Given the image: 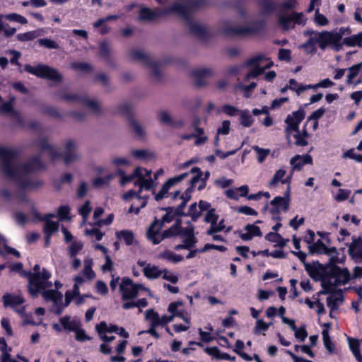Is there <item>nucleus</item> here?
Instances as JSON below:
<instances>
[{"mask_svg": "<svg viewBox=\"0 0 362 362\" xmlns=\"http://www.w3.org/2000/svg\"><path fill=\"white\" fill-rule=\"evenodd\" d=\"M18 156L17 151L0 146L1 170L4 177L15 181L23 189L40 187L43 183L42 180L32 181L24 176L42 170L45 168L42 161L35 157L23 164L14 163L13 161Z\"/></svg>", "mask_w": 362, "mask_h": 362, "instance_id": "obj_1", "label": "nucleus"}, {"mask_svg": "<svg viewBox=\"0 0 362 362\" xmlns=\"http://www.w3.org/2000/svg\"><path fill=\"white\" fill-rule=\"evenodd\" d=\"M180 224H182V221L181 218H177L172 226L160 233V230L163 227L162 223H160V221L155 218L154 221L148 228L146 232L147 238L153 245H158L164 239L179 236L180 235Z\"/></svg>", "mask_w": 362, "mask_h": 362, "instance_id": "obj_2", "label": "nucleus"}, {"mask_svg": "<svg viewBox=\"0 0 362 362\" xmlns=\"http://www.w3.org/2000/svg\"><path fill=\"white\" fill-rule=\"evenodd\" d=\"M38 144L42 150L47 151L51 157L52 160L54 161L59 158H62L64 163L68 165L74 162L78 156L76 153V146L73 140H69L66 142L65 150L63 153L57 151L52 145L48 143L46 137L39 139Z\"/></svg>", "mask_w": 362, "mask_h": 362, "instance_id": "obj_3", "label": "nucleus"}, {"mask_svg": "<svg viewBox=\"0 0 362 362\" xmlns=\"http://www.w3.org/2000/svg\"><path fill=\"white\" fill-rule=\"evenodd\" d=\"M265 22L262 20L253 21L250 26H226L221 30L222 33L226 36H248L257 34L262 31L265 28Z\"/></svg>", "mask_w": 362, "mask_h": 362, "instance_id": "obj_4", "label": "nucleus"}, {"mask_svg": "<svg viewBox=\"0 0 362 362\" xmlns=\"http://www.w3.org/2000/svg\"><path fill=\"white\" fill-rule=\"evenodd\" d=\"M183 8L179 5V3H174L165 9L152 10L148 7H142L139 10V19L142 21H153L164 16L173 13V12H183Z\"/></svg>", "mask_w": 362, "mask_h": 362, "instance_id": "obj_5", "label": "nucleus"}, {"mask_svg": "<svg viewBox=\"0 0 362 362\" xmlns=\"http://www.w3.org/2000/svg\"><path fill=\"white\" fill-rule=\"evenodd\" d=\"M24 70L29 74L36 76L38 78L50 80L54 82H61L62 76L59 71L51 66L39 64L35 66L30 64L24 66Z\"/></svg>", "mask_w": 362, "mask_h": 362, "instance_id": "obj_6", "label": "nucleus"}, {"mask_svg": "<svg viewBox=\"0 0 362 362\" xmlns=\"http://www.w3.org/2000/svg\"><path fill=\"white\" fill-rule=\"evenodd\" d=\"M140 290H148L142 284H136L129 277H124L119 285V291L122 294V300L127 301L136 298Z\"/></svg>", "mask_w": 362, "mask_h": 362, "instance_id": "obj_7", "label": "nucleus"}, {"mask_svg": "<svg viewBox=\"0 0 362 362\" xmlns=\"http://www.w3.org/2000/svg\"><path fill=\"white\" fill-rule=\"evenodd\" d=\"M130 57L133 61H139L145 66L151 69L152 75L156 78L161 76L159 64L157 62L153 61L151 57L141 50L134 49L130 52Z\"/></svg>", "mask_w": 362, "mask_h": 362, "instance_id": "obj_8", "label": "nucleus"}, {"mask_svg": "<svg viewBox=\"0 0 362 362\" xmlns=\"http://www.w3.org/2000/svg\"><path fill=\"white\" fill-rule=\"evenodd\" d=\"M305 118V112L302 109H299L296 111L292 112L291 115H288L285 120L286 124H287L286 128L285 129L286 134L287 135L286 138L288 144H290V132H298L299 131V124Z\"/></svg>", "mask_w": 362, "mask_h": 362, "instance_id": "obj_9", "label": "nucleus"}, {"mask_svg": "<svg viewBox=\"0 0 362 362\" xmlns=\"http://www.w3.org/2000/svg\"><path fill=\"white\" fill-rule=\"evenodd\" d=\"M291 201V187H287V189L284 192V196H276L270 202L272 205V208L269 210V212L272 215L279 214L281 210L287 211L289 209Z\"/></svg>", "mask_w": 362, "mask_h": 362, "instance_id": "obj_10", "label": "nucleus"}, {"mask_svg": "<svg viewBox=\"0 0 362 362\" xmlns=\"http://www.w3.org/2000/svg\"><path fill=\"white\" fill-rule=\"evenodd\" d=\"M329 278H334V286L344 285L351 279V275L348 268H341L339 266H334L332 270H329Z\"/></svg>", "mask_w": 362, "mask_h": 362, "instance_id": "obj_11", "label": "nucleus"}, {"mask_svg": "<svg viewBox=\"0 0 362 362\" xmlns=\"http://www.w3.org/2000/svg\"><path fill=\"white\" fill-rule=\"evenodd\" d=\"M188 176L187 173H182L180 175L169 178L163 185L159 192L155 195V200L159 202L165 197H168V191L175 184L183 180Z\"/></svg>", "mask_w": 362, "mask_h": 362, "instance_id": "obj_12", "label": "nucleus"}, {"mask_svg": "<svg viewBox=\"0 0 362 362\" xmlns=\"http://www.w3.org/2000/svg\"><path fill=\"white\" fill-rule=\"evenodd\" d=\"M15 98L12 97L8 101L1 102L0 105V114L10 115L12 117L16 119L17 123L22 127H25V120L22 118L20 113L13 108Z\"/></svg>", "mask_w": 362, "mask_h": 362, "instance_id": "obj_13", "label": "nucleus"}, {"mask_svg": "<svg viewBox=\"0 0 362 362\" xmlns=\"http://www.w3.org/2000/svg\"><path fill=\"white\" fill-rule=\"evenodd\" d=\"M186 3L187 5L179 4L184 8L183 12H173V13L181 16L185 20H189L191 11L204 7L207 2L206 0H188Z\"/></svg>", "mask_w": 362, "mask_h": 362, "instance_id": "obj_14", "label": "nucleus"}, {"mask_svg": "<svg viewBox=\"0 0 362 362\" xmlns=\"http://www.w3.org/2000/svg\"><path fill=\"white\" fill-rule=\"evenodd\" d=\"M291 253L296 256L299 260L303 264L305 270L308 274V275L313 279H316L317 276H318L317 272V265L315 263V261H313L312 263H308L306 262L307 255L303 251H291Z\"/></svg>", "mask_w": 362, "mask_h": 362, "instance_id": "obj_15", "label": "nucleus"}, {"mask_svg": "<svg viewBox=\"0 0 362 362\" xmlns=\"http://www.w3.org/2000/svg\"><path fill=\"white\" fill-rule=\"evenodd\" d=\"M25 276L28 279V291L33 287L35 288L33 291L36 293L40 288L39 281L41 279L42 272H40V267L39 264H35L33 267V272H25Z\"/></svg>", "mask_w": 362, "mask_h": 362, "instance_id": "obj_16", "label": "nucleus"}, {"mask_svg": "<svg viewBox=\"0 0 362 362\" xmlns=\"http://www.w3.org/2000/svg\"><path fill=\"white\" fill-rule=\"evenodd\" d=\"M349 255L356 263H362V239H354L349 247Z\"/></svg>", "mask_w": 362, "mask_h": 362, "instance_id": "obj_17", "label": "nucleus"}, {"mask_svg": "<svg viewBox=\"0 0 362 362\" xmlns=\"http://www.w3.org/2000/svg\"><path fill=\"white\" fill-rule=\"evenodd\" d=\"M51 276H52L51 273L48 270H47L45 268L42 269L41 279L39 281L40 288H39L38 291H36V293H35L33 291V289H35V288H33V287L28 291L29 293L30 294V296L33 298L37 297L38 295L42 291H46L45 290L46 288L52 286V282L49 281V279H50Z\"/></svg>", "mask_w": 362, "mask_h": 362, "instance_id": "obj_18", "label": "nucleus"}, {"mask_svg": "<svg viewBox=\"0 0 362 362\" xmlns=\"http://www.w3.org/2000/svg\"><path fill=\"white\" fill-rule=\"evenodd\" d=\"M194 79V85L197 88L204 86L206 83L204 78L212 75V71L210 69H194L190 74Z\"/></svg>", "mask_w": 362, "mask_h": 362, "instance_id": "obj_19", "label": "nucleus"}, {"mask_svg": "<svg viewBox=\"0 0 362 362\" xmlns=\"http://www.w3.org/2000/svg\"><path fill=\"white\" fill-rule=\"evenodd\" d=\"M186 21L189 24V31L192 34L202 40H208L210 37V34L206 27L192 21L191 18H189V20Z\"/></svg>", "mask_w": 362, "mask_h": 362, "instance_id": "obj_20", "label": "nucleus"}, {"mask_svg": "<svg viewBox=\"0 0 362 362\" xmlns=\"http://www.w3.org/2000/svg\"><path fill=\"white\" fill-rule=\"evenodd\" d=\"M294 170L300 171L307 164H313V157L310 154L296 155L290 160Z\"/></svg>", "mask_w": 362, "mask_h": 362, "instance_id": "obj_21", "label": "nucleus"}, {"mask_svg": "<svg viewBox=\"0 0 362 362\" xmlns=\"http://www.w3.org/2000/svg\"><path fill=\"white\" fill-rule=\"evenodd\" d=\"M315 263L317 265V279H320L322 274H326V272H328L329 270H332L334 266H337V263H339V257L338 255H331L328 262L326 264H322L319 261H315Z\"/></svg>", "mask_w": 362, "mask_h": 362, "instance_id": "obj_22", "label": "nucleus"}, {"mask_svg": "<svg viewBox=\"0 0 362 362\" xmlns=\"http://www.w3.org/2000/svg\"><path fill=\"white\" fill-rule=\"evenodd\" d=\"M334 294H337L338 296H335L333 294L327 298V306L330 308L329 315L332 317V312L336 311L339 309L338 301L342 303L344 300L343 291L341 289H337Z\"/></svg>", "mask_w": 362, "mask_h": 362, "instance_id": "obj_23", "label": "nucleus"}, {"mask_svg": "<svg viewBox=\"0 0 362 362\" xmlns=\"http://www.w3.org/2000/svg\"><path fill=\"white\" fill-rule=\"evenodd\" d=\"M244 229L247 231L245 233H241L240 238L245 241L252 240L254 237L262 236V232L259 226L255 224H247Z\"/></svg>", "mask_w": 362, "mask_h": 362, "instance_id": "obj_24", "label": "nucleus"}, {"mask_svg": "<svg viewBox=\"0 0 362 362\" xmlns=\"http://www.w3.org/2000/svg\"><path fill=\"white\" fill-rule=\"evenodd\" d=\"M315 41L321 49L324 50L329 45L334 36V33L329 31H322L317 33Z\"/></svg>", "mask_w": 362, "mask_h": 362, "instance_id": "obj_25", "label": "nucleus"}, {"mask_svg": "<svg viewBox=\"0 0 362 362\" xmlns=\"http://www.w3.org/2000/svg\"><path fill=\"white\" fill-rule=\"evenodd\" d=\"M2 300L4 307H11L12 308L21 305L24 303V299L22 297L8 293H6L3 296Z\"/></svg>", "mask_w": 362, "mask_h": 362, "instance_id": "obj_26", "label": "nucleus"}, {"mask_svg": "<svg viewBox=\"0 0 362 362\" xmlns=\"http://www.w3.org/2000/svg\"><path fill=\"white\" fill-rule=\"evenodd\" d=\"M60 323L63 329L66 332H75L81 327V322L76 320H71V317L65 315L60 318Z\"/></svg>", "mask_w": 362, "mask_h": 362, "instance_id": "obj_27", "label": "nucleus"}, {"mask_svg": "<svg viewBox=\"0 0 362 362\" xmlns=\"http://www.w3.org/2000/svg\"><path fill=\"white\" fill-rule=\"evenodd\" d=\"M328 272H326V274H322V276H320V279H313L315 281H321V286H322V288H323V292L325 293H331V294H334L335 293V291L337 290H334L333 288L334 286V282H332L331 281V279L332 278H329V276L328 275Z\"/></svg>", "mask_w": 362, "mask_h": 362, "instance_id": "obj_28", "label": "nucleus"}, {"mask_svg": "<svg viewBox=\"0 0 362 362\" xmlns=\"http://www.w3.org/2000/svg\"><path fill=\"white\" fill-rule=\"evenodd\" d=\"M41 293L46 301H52L56 305L61 303L63 297L60 291L54 289L43 291Z\"/></svg>", "mask_w": 362, "mask_h": 362, "instance_id": "obj_29", "label": "nucleus"}, {"mask_svg": "<svg viewBox=\"0 0 362 362\" xmlns=\"http://www.w3.org/2000/svg\"><path fill=\"white\" fill-rule=\"evenodd\" d=\"M99 55L105 59V61L110 66H114L115 64L110 56V48L107 42L103 41L99 46Z\"/></svg>", "mask_w": 362, "mask_h": 362, "instance_id": "obj_30", "label": "nucleus"}, {"mask_svg": "<svg viewBox=\"0 0 362 362\" xmlns=\"http://www.w3.org/2000/svg\"><path fill=\"white\" fill-rule=\"evenodd\" d=\"M265 239L271 243H276V246L284 247L286 246L288 240L284 239L281 234L278 233L269 232L265 235Z\"/></svg>", "mask_w": 362, "mask_h": 362, "instance_id": "obj_31", "label": "nucleus"}, {"mask_svg": "<svg viewBox=\"0 0 362 362\" xmlns=\"http://www.w3.org/2000/svg\"><path fill=\"white\" fill-rule=\"evenodd\" d=\"M116 238L119 240H123L127 246L132 245L134 242V235L132 230H122L117 231L115 233Z\"/></svg>", "mask_w": 362, "mask_h": 362, "instance_id": "obj_32", "label": "nucleus"}, {"mask_svg": "<svg viewBox=\"0 0 362 362\" xmlns=\"http://www.w3.org/2000/svg\"><path fill=\"white\" fill-rule=\"evenodd\" d=\"M158 257L173 263H178L183 260V257L181 255L175 254L169 250H165L160 253Z\"/></svg>", "mask_w": 362, "mask_h": 362, "instance_id": "obj_33", "label": "nucleus"}, {"mask_svg": "<svg viewBox=\"0 0 362 362\" xmlns=\"http://www.w3.org/2000/svg\"><path fill=\"white\" fill-rule=\"evenodd\" d=\"M143 272L144 276L148 279H157L163 273V271L160 270L158 267L155 265L151 267L150 264H148L146 267H144Z\"/></svg>", "mask_w": 362, "mask_h": 362, "instance_id": "obj_34", "label": "nucleus"}, {"mask_svg": "<svg viewBox=\"0 0 362 362\" xmlns=\"http://www.w3.org/2000/svg\"><path fill=\"white\" fill-rule=\"evenodd\" d=\"M325 244L320 240H317L316 242L308 245V254L313 255H322L325 250Z\"/></svg>", "mask_w": 362, "mask_h": 362, "instance_id": "obj_35", "label": "nucleus"}, {"mask_svg": "<svg viewBox=\"0 0 362 362\" xmlns=\"http://www.w3.org/2000/svg\"><path fill=\"white\" fill-rule=\"evenodd\" d=\"M41 35L40 30H35L32 31L25 32L24 33H18L16 35V39L20 42H28L36 39Z\"/></svg>", "mask_w": 362, "mask_h": 362, "instance_id": "obj_36", "label": "nucleus"}, {"mask_svg": "<svg viewBox=\"0 0 362 362\" xmlns=\"http://www.w3.org/2000/svg\"><path fill=\"white\" fill-rule=\"evenodd\" d=\"M3 18L6 21L11 22H17L22 25L28 23V20L26 19V18L16 13H11L6 14L4 16L0 15V22L1 21Z\"/></svg>", "mask_w": 362, "mask_h": 362, "instance_id": "obj_37", "label": "nucleus"}, {"mask_svg": "<svg viewBox=\"0 0 362 362\" xmlns=\"http://www.w3.org/2000/svg\"><path fill=\"white\" fill-rule=\"evenodd\" d=\"M343 43L349 47H361L360 32L358 34L346 37L343 38Z\"/></svg>", "mask_w": 362, "mask_h": 362, "instance_id": "obj_38", "label": "nucleus"}, {"mask_svg": "<svg viewBox=\"0 0 362 362\" xmlns=\"http://www.w3.org/2000/svg\"><path fill=\"white\" fill-rule=\"evenodd\" d=\"M117 112L125 116L128 122L134 118L132 108L128 103H124L119 105L117 108Z\"/></svg>", "mask_w": 362, "mask_h": 362, "instance_id": "obj_39", "label": "nucleus"}, {"mask_svg": "<svg viewBox=\"0 0 362 362\" xmlns=\"http://www.w3.org/2000/svg\"><path fill=\"white\" fill-rule=\"evenodd\" d=\"M362 69V62L356 64L348 69L349 74L347 75L346 83L352 84L353 79L356 77Z\"/></svg>", "mask_w": 362, "mask_h": 362, "instance_id": "obj_40", "label": "nucleus"}, {"mask_svg": "<svg viewBox=\"0 0 362 362\" xmlns=\"http://www.w3.org/2000/svg\"><path fill=\"white\" fill-rule=\"evenodd\" d=\"M188 175L189 173L194 174V175L192 177V178L189 181V187H192L193 189L195 187L196 183L198 182H201L202 180V176H203V172L202 171L201 168L199 167H193L189 173H187Z\"/></svg>", "mask_w": 362, "mask_h": 362, "instance_id": "obj_41", "label": "nucleus"}, {"mask_svg": "<svg viewBox=\"0 0 362 362\" xmlns=\"http://www.w3.org/2000/svg\"><path fill=\"white\" fill-rule=\"evenodd\" d=\"M343 33L342 32H337L334 33V36L332 40L331 45L332 49L335 52H339L343 48Z\"/></svg>", "mask_w": 362, "mask_h": 362, "instance_id": "obj_42", "label": "nucleus"}, {"mask_svg": "<svg viewBox=\"0 0 362 362\" xmlns=\"http://www.w3.org/2000/svg\"><path fill=\"white\" fill-rule=\"evenodd\" d=\"M161 210L166 211L165 214L163 216L161 221H160V223H162V226L164 223H170L175 216H177V214H175V208L173 206L162 208Z\"/></svg>", "mask_w": 362, "mask_h": 362, "instance_id": "obj_43", "label": "nucleus"}, {"mask_svg": "<svg viewBox=\"0 0 362 362\" xmlns=\"http://www.w3.org/2000/svg\"><path fill=\"white\" fill-rule=\"evenodd\" d=\"M135 185L139 186V193H141L142 188L144 187L146 190H150L153 186V181L151 179H146L140 173L139 180L134 183Z\"/></svg>", "mask_w": 362, "mask_h": 362, "instance_id": "obj_44", "label": "nucleus"}, {"mask_svg": "<svg viewBox=\"0 0 362 362\" xmlns=\"http://www.w3.org/2000/svg\"><path fill=\"white\" fill-rule=\"evenodd\" d=\"M288 88L291 90L295 91L298 95H300L305 90L310 89V88H305L306 85L299 84L294 78H291L288 81Z\"/></svg>", "mask_w": 362, "mask_h": 362, "instance_id": "obj_45", "label": "nucleus"}, {"mask_svg": "<svg viewBox=\"0 0 362 362\" xmlns=\"http://www.w3.org/2000/svg\"><path fill=\"white\" fill-rule=\"evenodd\" d=\"M59 229V223L56 221H50L49 218L45 220V223L44 226V233L45 234H48V235H52L54 233L57 232Z\"/></svg>", "mask_w": 362, "mask_h": 362, "instance_id": "obj_46", "label": "nucleus"}, {"mask_svg": "<svg viewBox=\"0 0 362 362\" xmlns=\"http://www.w3.org/2000/svg\"><path fill=\"white\" fill-rule=\"evenodd\" d=\"M322 335L325 347L329 354H333L334 351V344L331 340L328 331L327 329H323Z\"/></svg>", "mask_w": 362, "mask_h": 362, "instance_id": "obj_47", "label": "nucleus"}, {"mask_svg": "<svg viewBox=\"0 0 362 362\" xmlns=\"http://www.w3.org/2000/svg\"><path fill=\"white\" fill-rule=\"evenodd\" d=\"M252 149L257 155V161L259 163H262L270 153V150L269 148H263L258 146H252Z\"/></svg>", "mask_w": 362, "mask_h": 362, "instance_id": "obj_48", "label": "nucleus"}, {"mask_svg": "<svg viewBox=\"0 0 362 362\" xmlns=\"http://www.w3.org/2000/svg\"><path fill=\"white\" fill-rule=\"evenodd\" d=\"M129 125L132 128L134 133L138 139H142L144 136L145 132L142 128V127L139 124V122L133 118L130 121H129Z\"/></svg>", "mask_w": 362, "mask_h": 362, "instance_id": "obj_49", "label": "nucleus"}, {"mask_svg": "<svg viewBox=\"0 0 362 362\" xmlns=\"http://www.w3.org/2000/svg\"><path fill=\"white\" fill-rule=\"evenodd\" d=\"M240 121L243 127H249L252 124L254 119L250 115L249 111L246 110L240 112Z\"/></svg>", "mask_w": 362, "mask_h": 362, "instance_id": "obj_50", "label": "nucleus"}, {"mask_svg": "<svg viewBox=\"0 0 362 362\" xmlns=\"http://www.w3.org/2000/svg\"><path fill=\"white\" fill-rule=\"evenodd\" d=\"M93 262L91 259L86 260L83 268V275L88 279L92 280L95 277V273L92 269Z\"/></svg>", "mask_w": 362, "mask_h": 362, "instance_id": "obj_51", "label": "nucleus"}, {"mask_svg": "<svg viewBox=\"0 0 362 362\" xmlns=\"http://www.w3.org/2000/svg\"><path fill=\"white\" fill-rule=\"evenodd\" d=\"M141 170L139 168H136L133 174L130 175H126L123 171H120L119 174L121 175V180L120 182L122 185H126L133 180L135 177H139Z\"/></svg>", "mask_w": 362, "mask_h": 362, "instance_id": "obj_52", "label": "nucleus"}, {"mask_svg": "<svg viewBox=\"0 0 362 362\" xmlns=\"http://www.w3.org/2000/svg\"><path fill=\"white\" fill-rule=\"evenodd\" d=\"M71 68L76 71L88 73L93 69L92 66L86 62H74L71 64Z\"/></svg>", "mask_w": 362, "mask_h": 362, "instance_id": "obj_53", "label": "nucleus"}, {"mask_svg": "<svg viewBox=\"0 0 362 362\" xmlns=\"http://www.w3.org/2000/svg\"><path fill=\"white\" fill-rule=\"evenodd\" d=\"M225 228L224 219H221L218 223L210 226L209 228L206 230V233L208 235H212L215 233L221 232Z\"/></svg>", "mask_w": 362, "mask_h": 362, "instance_id": "obj_54", "label": "nucleus"}, {"mask_svg": "<svg viewBox=\"0 0 362 362\" xmlns=\"http://www.w3.org/2000/svg\"><path fill=\"white\" fill-rule=\"evenodd\" d=\"M185 216H190L192 221L196 222L198 218L201 216V211H197V204L196 202L192 204L189 206L188 212L186 213Z\"/></svg>", "mask_w": 362, "mask_h": 362, "instance_id": "obj_55", "label": "nucleus"}, {"mask_svg": "<svg viewBox=\"0 0 362 362\" xmlns=\"http://www.w3.org/2000/svg\"><path fill=\"white\" fill-rule=\"evenodd\" d=\"M218 215L216 214V209L214 208L210 209L204 216V222L209 223L211 226L214 225L218 222Z\"/></svg>", "mask_w": 362, "mask_h": 362, "instance_id": "obj_56", "label": "nucleus"}, {"mask_svg": "<svg viewBox=\"0 0 362 362\" xmlns=\"http://www.w3.org/2000/svg\"><path fill=\"white\" fill-rule=\"evenodd\" d=\"M84 95H80L77 93H65L60 96V99L65 101L77 102L82 103V99Z\"/></svg>", "mask_w": 362, "mask_h": 362, "instance_id": "obj_57", "label": "nucleus"}, {"mask_svg": "<svg viewBox=\"0 0 362 362\" xmlns=\"http://www.w3.org/2000/svg\"><path fill=\"white\" fill-rule=\"evenodd\" d=\"M37 42L40 46L47 49H57L59 47V45L54 40L49 38L39 39Z\"/></svg>", "mask_w": 362, "mask_h": 362, "instance_id": "obj_58", "label": "nucleus"}, {"mask_svg": "<svg viewBox=\"0 0 362 362\" xmlns=\"http://www.w3.org/2000/svg\"><path fill=\"white\" fill-rule=\"evenodd\" d=\"M82 100V104L83 105L90 107L93 110L94 112L99 113L100 107L96 100H90L85 95L83 96V98Z\"/></svg>", "mask_w": 362, "mask_h": 362, "instance_id": "obj_59", "label": "nucleus"}, {"mask_svg": "<svg viewBox=\"0 0 362 362\" xmlns=\"http://www.w3.org/2000/svg\"><path fill=\"white\" fill-rule=\"evenodd\" d=\"M292 22L291 16L279 15L278 23L284 30H288L290 28V24Z\"/></svg>", "mask_w": 362, "mask_h": 362, "instance_id": "obj_60", "label": "nucleus"}, {"mask_svg": "<svg viewBox=\"0 0 362 362\" xmlns=\"http://www.w3.org/2000/svg\"><path fill=\"white\" fill-rule=\"evenodd\" d=\"M285 175L286 170L283 169L278 170L274 175L272 179L270 180L269 183V187H272L275 186L279 181L281 182L282 178L285 176Z\"/></svg>", "mask_w": 362, "mask_h": 362, "instance_id": "obj_61", "label": "nucleus"}, {"mask_svg": "<svg viewBox=\"0 0 362 362\" xmlns=\"http://www.w3.org/2000/svg\"><path fill=\"white\" fill-rule=\"evenodd\" d=\"M119 18L118 15H108L105 18H99L98 21L93 23V27L95 28H99L103 24L111 21H116Z\"/></svg>", "mask_w": 362, "mask_h": 362, "instance_id": "obj_62", "label": "nucleus"}, {"mask_svg": "<svg viewBox=\"0 0 362 362\" xmlns=\"http://www.w3.org/2000/svg\"><path fill=\"white\" fill-rule=\"evenodd\" d=\"M146 320H151V324H159V315L153 309H149L146 311Z\"/></svg>", "mask_w": 362, "mask_h": 362, "instance_id": "obj_63", "label": "nucleus"}, {"mask_svg": "<svg viewBox=\"0 0 362 362\" xmlns=\"http://www.w3.org/2000/svg\"><path fill=\"white\" fill-rule=\"evenodd\" d=\"M83 249V244L79 241L73 242L69 247V255L71 257H75L76 255Z\"/></svg>", "mask_w": 362, "mask_h": 362, "instance_id": "obj_64", "label": "nucleus"}]
</instances>
